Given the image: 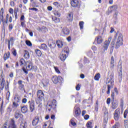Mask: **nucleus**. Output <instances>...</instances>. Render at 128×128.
<instances>
[{
    "instance_id": "obj_1",
    "label": "nucleus",
    "mask_w": 128,
    "mask_h": 128,
    "mask_svg": "<svg viewBox=\"0 0 128 128\" xmlns=\"http://www.w3.org/2000/svg\"><path fill=\"white\" fill-rule=\"evenodd\" d=\"M114 74H111L106 80V84H108L107 94H110V88L114 86Z\"/></svg>"
},
{
    "instance_id": "obj_2",
    "label": "nucleus",
    "mask_w": 128,
    "mask_h": 128,
    "mask_svg": "<svg viewBox=\"0 0 128 128\" xmlns=\"http://www.w3.org/2000/svg\"><path fill=\"white\" fill-rule=\"evenodd\" d=\"M62 53L60 56V58L61 60H62V62H64V60H66V57L68 56L70 50L68 51L64 50L63 51H62Z\"/></svg>"
},
{
    "instance_id": "obj_3",
    "label": "nucleus",
    "mask_w": 128,
    "mask_h": 128,
    "mask_svg": "<svg viewBox=\"0 0 128 128\" xmlns=\"http://www.w3.org/2000/svg\"><path fill=\"white\" fill-rule=\"evenodd\" d=\"M118 68H120V72H119L118 74L119 82H122V62H120V61L118 62Z\"/></svg>"
},
{
    "instance_id": "obj_4",
    "label": "nucleus",
    "mask_w": 128,
    "mask_h": 128,
    "mask_svg": "<svg viewBox=\"0 0 128 128\" xmlns=\"http://www.w3.org/2000/svg\"><path fill=\"white\" fill-rule=\"evenodd\" d=\"M114 42L112 41L111 43L112 48H118L120 46H122V42L120 41V40H117L115 46H114Z\"/></svg>"
},
{
    "instance_id": "obj_5",
    "label": "nucleus",
    "mask_w": 128,
    "mask_h": 128,
    "mask_svg": "<svg viewBox=\"0 0 128 128\" xmlns=\"http://www.w3.org/2000/svg\"><path fill=\"white\" fill-rule=\"evenodd\" d=\"M120 108H117L114 114V118L115 120H120Z\"/></svg>"
},
{
    "instance_id": "obj_6",
    "label": "nucleus",
    "mask_w": 128,
    "mask_h": 128,
    "mask_svg": "<svg viewBox=\"0 0 128 128\" xmlns=\"http://www.w3.org/2000/svg\"><path fill=\"white\" fill-rule=\"evenodd\" d=\"M37 96L39 100H42L44 98V92L42 90H39L37 92Z\"/></svg>"
},
{
    "instance_id": "obj_7",
    "label": "nucleus",
    "mask_w": 128,
    "mask_h": 128,
    "mask_svg": "<svg viewBox=\"0 0 128 128\" xmlns=\"http://www.w3.org/2000/svg\"><path fill=\"white\" fill-rule=\"evenodd\" d=\"M110 40H112V38L110 37L108 39V41H106L104 43V50H106L108 48V46H110Z\"/></svg>"
},
{
    "instance_id": "obj_8",
    "label": "nucleus",
    "mask_w": 128,
    "mask_h": 128,
    "mask_svg": "<svg viewBox=\"0 0 128 128\" xmlns=\"http://www.w3.org/2000/svg\"><path fill=\"white\" fill-rule=\"evenodd\" d=\"M71 6H73V8H77L80 6V2H78V0H72L71 1Z\"/></svg>"
},
{
    "instance_id": "obj_9",
    "label": "nucleus",
    "mask_w": 128,
    "mask_h": 128,
    "mask_svg": "<svg viewBox=\"0 0 128 128\" xmlns=\"http://www.w3.org/2000/svg\"><path fill=\"white\" fill-rule=\"evenodd\" d=\"M14 118L16 120H18V118H22H22H24V116L22 114H20V112L16 111L14 113Z\"/></svg>"
},
{
    "instance_id": "obj_10",
    "label": "nucleus",
    "mask_w": 128,
    "mask_h": 128,
    "mask_svg": "<svg viewBox=\"0 0 128 128\" xmlns=\"http://www.w3.org/2000/svg\"><path fill=\"white\" fill-rule=\"evenodd\" d=\"M28 104H30V109L31 112H32L34 110V100L29 101Z\"/></svg>"
},
{
    "instance_id": "obj_11",
    "label": "nucleus",
    "mask_w": 128,
    "mask_h": 128,
    "mask_svg": "<svg viewBox=\"0 0 128 128\" xmlns=\"http://www.w3.org/2000/svg\"><path fill=\"white\" fill-rule=\"evenodd\" d=\"M62 78V76H60L57 77L56 76H54L52 78V81L54 84H58V82Z\"/></svg>"
},
{
    "instance_id": "obj_12",
    "label": "nucleus",
    "mask_w": 128,
    "mask_h": 128,
    "mask_svg": "<svg viewBox=\"0 0 128 128\" xmlns=\"http://www.w3.org/2000/svg\"><path fill=\"white\" fill-rule=\"evenodd\" d=\"M118 106V102L117 100H113L112 102V110H116Z\"/></svg>"
},
{
    "instance_id": "obj_13",
    "label": "nucleus",
    "mask_w": 128,
    "mask_h": 128,
    "mask_svg": "<svg viewBox=\"0 0 128 128\" xmlns=\"http://www.w3.org/2000/svg\"><path fill=\"white\" fill-rule=\"evenodd\" d=\"M75 118H78L80 116V108H75Z\"/></svg>"
},
{
    "instance_id": "obj_14",
    "label": "nucleus",
    "mask_w": 128,
    "mask_h": 128,
    "mask_svg": "<svg viewBox=\"0 0 128 128\" xmlns=\"http://www.w3.org/2000/svg\"><path fill=\"white\" fill-rule=\"evenodd\" d=\"M40 122V118L38 116H36L32 122V126H36Z\"/></svg>"
},
{
    "instance_id": "obj_15",
    "label": "nucleus",
    "mask_w": 128,
    "mask_h": 128,
    "mask_svg": "<svg viewBox=\"0 0 128 128\" xmlns=\"http://www.w3.org/2000/svg\"><path fill=\"white\" fill-rule=\"evenodd\" d=\"M110 68V70H114V58L113 56L111 57Z\"/></svg>"
},
{
    "instance_id": "obj_16",
    "label": "nucleus",
    "mask_w": 128,
    "mask_h": 128,
    "mask_svg": "<svg viewBox=\"0 0 128 128\" xmlns=\"http://www.w3.org/2000/svg\"><path fill=\"white\" fill-rule=\"evenodd\" d=\"M102 37L101 36H98V37H96L95 39V42H97V44H100L102 42Z\"/></svg>"
},
{
    "instance_id": "obj_17",
    "label": "nucleus",
    "mask_w": 128,
    "mask_h": 128,
    "mask_svg": "<svg viewBox=\"0 0 128 128\" xmlns=\"http://www.w3.org/2000/svg\"><path fill=\"white\" fill-rule=\"evenodd\" d=\"M116 36H118V38L117 40H120V42H122L124 36L122 34L118 32L116 34Z\"/></svg>"
},
{
    "instance_id": "obj_18",
    "label": "nucleus",
    "mask_w": 128,
    "mask_h": 128,
    "mask_svg": "<svg viewBox=\"0 0 128 128\" xmlns=\"http://www.w3.org/2000/svg\"><path fill=\"white\" fill-rule=\"evenodd\" d=\"M62 32L64 34H66V36L70 34V30L66 27L64 28L62 30Z\"/></svg>"
},
{
    "instance_id": "obj_19",
    "label": "nucleus",
    "mask_w": 128,
    "mask_h": 128,
    "mask_svg": "<svg viewBox=\"0 0 128 128\" xmlns=\"http://www.w3.org/2000/svg\"><path fill=\"white\" fill-rule=\"evenodd\" d=\"M48 44L50 48H51V50H52V49L54 48H56V43H54L52 42H50V41H48Z\"/></svg>"
},
{
    "instance_id": "obj_20",
    "label": "nucleus",
    "mask_w": 128,
    "mask_h": 128,
    "mask_svg": "<svg viewBox=\"0 0 128 128\" xmlns=\"http://www.w3.org/2000/svg\"><path fill=\"white\" fill-rule=\"evenodd\" d=\"M42 83L44 86H48L50 84V81L48 79L43 80Z\"/></svg>"
},
{
    "instance_id": "obj_21",
    "label": "nucleus",
    "mask_w": 128,
    "mask_h": 128,
    "mask_svg": "<svg viewBox=\"0 0 128 128\" xmlns=\"http://www.w3.org/2000/svg\"><path fill=\"white\" fill-rule=\"evenodd\" d=\"M54 108H56V100H53L52 102V104H50L48 106L54 108Z\"/></svg>"
},
{
    "instance_id": "obj_22",
    "label": "nucleus",
    "mask_w": 128,
    "mask_h": 128,
    "mask_svg": "<svg viewBox=\"0 0 128 128\" xmlns=\"http://www.w3.org/2000/svg\"><path fill=\"white\" fill-rule=\"evenodd\" d=\"M24 58H26V59L30 58V53L28 52V51L26 50H24Z\"/></svg>"
},
{
    "instance_id": "obj_23",
    "label": "nucleus",
    "mask_w": 128,
    "mask_h": 128,
    "mask_svg": "<svg viewBox=\"0 0 128 128\" xmlns=\"http://www.w3.org/2000/svg\"><path fill=\"white\" fill-rule=\"evenodd\" d=\"M124 98H121L120 99V106L122 110H124Z\"/></svg>"
},
{
    "instance_id": "obj_24",
    "label": "nucleus",
    "mask_w": 128,
    "mask_h": 128,
    "mask_svg": "<svg viewBox=\"0 0 128 128\" xmlns=\"http://www.w3.org/2000/svg\"><path fill=\"white\" fill-rule=\"evenodd\" d=\"M28 70H32V68H34V66H32V62H30L29 64L28 65Z\"/></svg>"
},
{
    "instance_id": "obj_25",
    "label": "nucleus",
    "mask_w": 128,
    "mask_h": 128,
    "mask_svg": "<svg viewBox=\"0 0 128 128\" xmlns=\"http://www.w3.org/2000/svg\"><path fill=\"white\" fill-rule=\"evenodd\" d=\"M56 44L58 46V48H62V46H64V44H62V42L58 40H57L56 42Z\"/></svg>"
},
{
    "instance_id": "obj_26",
    "label": "nucleus",
    "mask_w": 128,
    "mask_h": 128,
    "mask_svg": "<svg viewBox=\"0 0 128 128\" xmlns=\"http://www.w3.org/2000/svg\"><path fill=\"white\" fill-rule=\"evenodd\" d=\"M21 112L23 114H26L28 112V107L26 106H24L21 108Z\"/></svg>"
},
{
    "instance_id": "obj_27",
    "label": "nucleus",
    "mask_w": 128,
    "mask_h": 128,
    "mask_svg": "<svg viewBox=\"0 0 128 128\" xmlns=\"http://www.w3.org/2000/svg\"><path fill=\"white\" fill-rule=\"evenodd\" d=\"M110 12H112V10H118V6L114 5L113 6H111L110 7Z\"/></svg>"
},
{
    "instance_id": "obj_28",
    "label": "nucleus",
    "mask_w": 128,
    "mask_h": 128,
    "mask_svg": "<svg viewBox=\"0 0 128 128\" xmlns=\"http://www.w3.org/2000/svg\"><path fill=\"white\" fill-rule=\"evenodd\" d=\"M40 48L41 50H48V46H46V44H41Z\"/></svg>"
},
{
    "instance_id": "obj_29",
    "label": "nucleus",
    "mask_w": 128,
    "mask_h": 128,
    "mask_svg": "<svg viewBox=\"0 0 128 128\" xmlns=\"http://www.w3.org/2000/svg\"><path fill=\"white\" fill-rule=\"evenodd\" d=\"M35 52L36 54V56H42V51H40V50L37 49L36 50H35Z\"/></svg>"
},
{
    "instance_id": "obj_30",
    "label": "nucleus",
    "mask_w": 128,
    "mask_h": 128,
    "mask_svg": "<svg viewBox=\"0 0 128 128\" xmlns=\"http://www.w3.org/2000/svg\"><path fill=\"white\" fill-rule=\"evenodd\" d=\"M72 17H73L72 14H69L67 16V18L68 20H69V22H72Z\"/></svg>"
},
{
    "instance_id": "obj_31",
    "label": "nucleus",
    "mask_w": 128,
    "mask_h": 128,
    "mask_svg": "<svg viewBox=\"0 0 128 128\" xmlns=\"http://www.w3.org/2000/svg\"><path fill=\"white\" fill-rule=\"evenodd\" d=\"M14 100L17 104L20 102V96H15Z\"/></svg>"
},
{
    "instance_id": "obj_32",
    "label": "nucleus",
    "mask_w": 128,
    "mask_h": 128,
    "mask_svg": "<svg viewBox=\"0 0 128 128\" xmlns=\"http://www.w3.org/2000/svg\"><path fill=\"white\" fill-rule=\"evenodd\" d=\"M10 58V52H8V53H6L4 54V60H8V58Z\"/></svg>"
},
{
    "instance_id": "obj_33",
    "label": "nucleus",
    "mask_w": 128,
    "mask_h": 128,
    "mask_svg": "<svg viewBox=\"0 0 128 128\" xmlns=\"http://www.w3.org/2000/svg\"><path fill=\"white\" fill-rule=\"evenodd\" d=\"M70 124H72V126H76V124L74 122V118H72V119L70 120Z\"/></svg>"
},
{
    "instance_id": "obj_34",
    "label": "nucleus",
    "mask_w": 128,
    "mask_h": 128,
    "mask_svg": "<svg viewBox=\"0 0 128 128\" xmlns=\"http://www.w3.org/2000/svg\"><path fill=\"white\" fill-rule=\"evenodd\" d=\"M12 106H9L6 110L7 114H10V112H12Z\"/></svg>"
},
{
    "instance_id": "obj_35",
    "label": "nucleus",
    "mask_w": 128,
    "mask_h": 128,
    "mask_svg": "<svg viewBox=\"0 0 128 128\" xmlns=\"http://www.w3.org/2000/svg\"><path fill=\"white\" fill-rule=\"evenodd\" d=\"M19 106L18 104L16 103V102H13V104L12 106V108H16L17 107H18Z\"/></svg>"
},
{
    "instance_id": "obj_36",
    "label": "nucleus",
    "mask_w": 128,
    "mask_h": 128,
    "mask_svg": "<svg viewBox=\"0 0 128 128\" xmlns=\"http://www.w3.org/2000/svg\"><path fill=\"white\" fill-rule=\"evenodd\" d=\"M36 30L38 32H42V30H46V26H42V28L40 27H38Z\"/></svg>"
},
{
    "instance_id": "obj_37",
    "label": "nucleus",
    "mask_w": 128,
    "mask_h": 128,
    "mask_svg": "<svg viewBox=\"0 0 128 128\" xmlns=\"http://www.w3.org/2000/svg\"><path fill=\"white\" fill-rule=\"evenodd\" d=\"M100 78V74H96V76H94V80H98Z\"/></svg>"
},
{
    "instance_id": "obj_38",
    "label": "nucleus",
    "mask_w": 128,
    "mask_h": 128,
    "mask_svg": "<svg viewBox=\"0 0 128 128\" xmlns=\"http://www.w3.org/2000/svg\"><path fill=\"white\" fill-rule=\"evenodd\" d=\"M18 88L20 90H22V92H24V84L22 85H19Z\"/></svg>"
},
{
    "instance_id": "obj_39",
    "label": "nucleus",
    "mask_w": 128,
    "mask_h": 128,
    "mask_svg": "<svg viewBox=\"0 0 128 128\" xmlns=\"http://www.w3.org/2000/svg\"><path fill=\"white\" fill-rule=\"evenodd\" d=\"M92 122H88L86 124V126L88 128H92Z\"/></svg>"
},
{
    "instance_id": "obj_40",
    "label": "nucleus",
    "mask_w": 128,
    "mask_h": 128,
    "mask_svg": "<svg viewBox=\"0 0 128 128\" xmlns=\"http://www.w3.org/2000/svg\"><path fill=\"white\" fill-rule=\"evenodd\" d=\"M20 66H22V64H26V60L24 58H21L20 60Z\"/></svg>"
},
{
    "instance_id": "obj_41",
    "label": "nucleus",
    "mask_w": 128,
    "mask_h": 128,
    "mask_svg": "<svg viewBox=\"0 0 128 128\" xmlns=\"http://www.w3.org/2000/svg\"><path fill=\"white\" fill-rule=\"evenodd\" d=\"M26 44L27 46H32V42H30V41L28 40L26 41Z\"/></svg>"
},
{
    "instance_id": "obj_42",
    "label": "nucleus",
    "mask_w": 128,
    "mask_h": 128,
    "mask_svg": "<svg viewBox=\"0 0 128 128\" xmlns=\"http://www.w3.org/2000/svg\"><path fill=\"white\" fill-rule=\"evenodd\" d=\"M84 22H80L79 25H80V30L84 29Z\"/></svg>"
},
{
    "instance_id": "obj_43",
    "label": "nucleus",
    "mask_w": 128,
    "mask_h": 128,
    "mask_svg": "<svg viewBox=\"0 0 128 128\" xmlns=\"http://www.w3.org/2000/svg\"><path fill=\"white\" fill-rule=\"evenodd\" d=\"M9 32H12V30L14 28V25L12 24H10L8 26Z\"/></svg>"
},
{
    "instance_id": "obj_44",
    "label": "nucleus",
    "mask_w": 128,
    "mask_h": 128,
    "mask_svg": "<svg viewBox=\"0 0 128 128\" xmlns=\"http://www.w3.org/2000/svg\"><path fill=\"white\" fill-rule=\"evenodd\" d=\"M124 124L125 128H128V120H124Z\"/></svg>"
},
{
    "instance_id": "obj_45",
    "label": "nucleus",
    "mask_w": 128,
    "mask_h": 128,
    "mask_svg": "<svg viewBox=\"0 0 128 128\" xmlns=\"http://www.w3.org/2000/svg\"><path fill=\"white\" fill-rule=\"evenodd\" d=\"M6 82V80H4V78H2V80L0 82L1 86H4V84Z\"/></svg>"
},
{
    "instance_id": "obj_46",
    "label": "nucleus",
    "mask_w": 128,
    "mask_h": 128,
    "mask_svg": "<svg viewBox=\"0 0 128 128\" xmlns=\"http://www.w3.org/2000/svg\"><path fill=\"white\" fill-rule=\"evenodd\" d=\"M12 54L14 55V56H16L18 53L16 52V49H14L12 50Z\"/></svg>"
},
{
    "instance_id": "obj_47",
    "label": "nucleus",
    "mask_w": 128,
    "mask_h": 128,
    "mask_svg": "<svg viewBox=\"0 0 128 128\" xmlns=\"http://www.w3.org/2000/svg\"><path fill=\"white\" fill-rule=\"evenodd\" d=\"M128 110L126 109L125 110V111L124 112V118H126V116H128Z\"/></svg>"
},
{
    "instance_id": "obj_48",
    "label": "nucleus",
    "mask_w": 128,
    "mask_h": 128,
    "mask_svg": "<svg viewBox=\"0 0 128 128\" xmlns=\"http://www.w3.org/2000/svg\"><path fill=\"white\" fill-rule=\"evenodd\" d=\"M54 16H58V18H60V13L58 12H54Z\"/></svg>"
},
{
    "instance_id": "obj_49",
    "label": "nucleus",
    "mask_w": 128,
    "mask_h": 128,
    "mask_svg": "<svg viewBox=\"0 0 128 128\" xmlns=\"http://www.w3.org/2000/svg\"><path fill=\"white\" fill-rule=\"evenodd\" d=\"M112 128H120V124L118 123H116Z\"/></svg>"
},
{
    "instance_id": "obj_50",
    "label": "nucleus",
    "mask_w": 128,
    "mask_h": 128,
    "mask_svg": "<svg viewBox=\"0 0 128 128\" xmlns=\"http://www.w3.org/2000/svg\"><path fill=\"white\" fill-rule=\"evenodd\" d=\"M53 4L55 6H56V8H58L60 6V3L58 2H54L53 3Z\"/></svg>"
},
{
    "instance_id": "obj_51",
    "label": "nucleus",
    "mask_w": 128,
    "mask_h": 128,
    "mask_svg": "<svg viewBox=\"0 0 128 128\" xmlns=\"http://www.w3.org/2000/svg\"><path fill=\"white\" fill-rule=\"evenodd\" d=\"M22 70L24 72V74H28V72L26 70V69L24 67H23L22 68Z\"/></svg>"
},
{
    "instance_id": "obj_52",
    "label": "nucleus",
    "mask_w": 128,
    "mask_h": 128,
    "mask_svg": "<svg viewBox=\"0 0 128 128\" xmlns=\"http://www.w3.org/2000/svg\"><path fill=\"white\" fill-rule=\"evenodd\" d=\"M54 68L56 72H57L58 74H60V70H58V67H54Z\"/></svg>"
},
{
    "instance_id": "obj_53",
    "label": "nucleus",
    "mask_w": 128,
    "mask_h": 128,
    "mask_svg": "<svg viewBox=\"0 0 128 128\" xmlns=\"http://www.w3.org/2000/svg\"><path fill=\"white\" fill-rule=\"evenodd\" d=\"M0 20H1L2 22H4V14H0Z\"/></svg>"
},
{
    "instance_id": "obj_54",
    "label": "nucleus",
    "mask_w": 128,
    "mask_h": 128,
    "mask_svg": "<svg viewBox=\"0 0 128 128\" xmlns=\"http://www.w3.org/2000/svg\"><path fill=\"white\" fill-rule=\"evenodd\" d=\"M76 88L77 90H80V84H78L76 85Z\"/></svg>"
},
{
    "instance_id": "obj_55",
    "label": "nucleus",
    "mask_w": 128,
    "mask_h": 128,
    "mask_svg": "<svg viewBox=\"0 0 128 128\" xmlns=\"http://www.w3.org/2000/svg\"><path fill=\"white\" fill-rule=\"evenodd\" d=\"M84 120H88V118H90V115L86 114L84 116Z\"/></svg>"
},
{
    "instance_id": "obj_56",
    "label": "nucleus",
    "mask_w": 128,
    "mask_h": 128,
    "mask_svg": "<svg viewBox=\"0 0 128 128\" xmlns=\"http://www.w3.org/2000/svg\"><path fill=\"white\" fill-rule=\"evenodd\" d=\"M54 18V20L55 22H60V19L59 18H56V17H55Z\"/></svg>"
},
{
    "instance_id": "obj_57",
    "label": "nucleus",
    "mask_w": 128,
    "mask_h": 128,
    "mask_svg": "<svg viewBox=\"0 0 128 128\" xmlns=\"http://www.w3.org/2000/svg\"><path fill=\"white\" fill-rule=\"evenodd\" d=\"M30 10H34V12H38V9L36 8H31L30 9Z\"/></svg>"
},
{
    "instance_id": "obj_58",
    "label": "nucleus",
    "mask_w": 128,
    "mask_h": 128,
    "mask_svg": "<svg viewBox=\"0 0 128 128\" xmlns=\"http://www.w3.org/2000/svg\"><path fill=\"white\" fill-rule=\"evenodd\" d=\"M26 102H28V100L26 98H23L22 100V104H26Z\"/></svg>"
},
{
    "instance_id": "obj_59",
    "label": "nucleus",
    "mask_w": 128,
    "mask_h": 128,
    "mask_svg": "<svg viewBox=\"0 0 128 128\" xmlns=\"http://www.w3.org/2000/svg\"><path fill=\"white\" fill-rule=\"evenodd\" d=\"M107 104H110V98H108L106 100Z\"/></svg>"
},
{
    "instance_id": "obj_60",
    "label": "nucleus",
    "mask_w": 128,
    "mask_h": 128,
    "mask_svg": "<svg viewBox=\"0 0 128 128\" xmlns=\"http://www.w3.org/2000/svg\"><path fill=\"white\" fill-rule=\"evenodd\" d=\"M88 56H92V51H89L88 52Z\"/></svg>"
},
{
    "instance_id": "obj_61",
    "label": "nucleus",
    "mask_w": 128,
    "mask_h": 128,
    "mask_svg": "<svg viewBox=\"0 0 128 128\" xmlns=\"http://www.w3.org/2000/svg\"><path fill=\"white\" fill-rule=\"evenodd\" d=\"M18 84H19V86H22V85L23 84H22V80H18Z\"/></svg>"
},
{
    "instance_id": "obj_62",
    "label": "nucleus",
    "mask_w": 128,
    "mask_h": 128,
    "mask_svg": "<svg viewBox=\"0 0 128 128\" xmlns=\"http://www.w3.org/2000/svg\"><path fill=\"white\" fill-rule=\"evenodd\" d=\"M6 96H8L7 100H10V92H7Z\"/></svg>"
},
{
    "instance_id": "obj_63",
    "label": "nucleus",
    "mask_w": 128,
    "mask_h": 128,
    "mask_svg": "<svg viewBox=\"0 0 128 128\" xmlns=\"http://www.w3.org/2000/svg\"><path fill=\"white\" fill-rule=\"evenodd\" d=\"M114 90L116 94H118V88H114Z\"/></svg>"
},
{
    "instance_id": "obj_64",
    "label": "nucleus",
    "mask_w": 128,
    "mask_h": 128,
    "mask_svg": "<svg viewBox=\"0 0 128 128\" xmlns=\"http://www.w3.org/2000/svg\"><path fill=\"white\" fill-rule=\"evenodd\" d=\"M0 14H4V8H2L0 12Z\"/></svg>"
}]
</instances>
